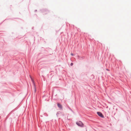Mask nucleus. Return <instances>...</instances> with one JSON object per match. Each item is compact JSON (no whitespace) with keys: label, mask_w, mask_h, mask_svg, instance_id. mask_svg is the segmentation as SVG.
Segmentation results:
<instances>
[{"label":"nucleus","mask_w":131,"mask_h":131,"mask_svg":"<svg viewBox=\"0 0 131 131\" xmlns=\"http://www.w3.org/2000/svg\"><path fill=\"white\" fill-rule=\"evenodd\" d=\"M76 124L79 126H82L83 125V124L81 122H79L76 123Z\"/></svg>","instance_id":"1"},{"label":"nucleus","mask_w":131,"mask_h":131,"mask_svg":"<svg viewBox=\"0 0 131 131\" xmlns=\"http://www.w3.org/2000/svg\"><path fill=\"white\" fill-rule=\"evenodd\" d=\"M97 114L99 116L101 117H103L104 116L100 112H97Z\"/></svg>","instance_id":"2"},{"label":"nucleus","mask_w":131,"mask_h":131,"mask_svg":"<svg viewBox=\"0 0 131 131\" xmlns=\"http://www.w3.org/2000/svg\"><path fill=\"white\" fill-rule=\"evenodd\" d=\"M57 105L59 107V108L61 109L62 108V105L58 103L57 104Z\"/></svg>","instance_id":"3"},{"label":"nucleus","mask_w":131,"mask_h":131,"mask_svg":"<svg viewBox=\"0 0 131 131\" xmlns=\"http://www.w3.org/2000/svg\"><path fill=\"white\" fill-rule=\"evenodd\" d=\"M30 78H31L32 81V82L33 83L34 85V86H35V92H36V88H35V83H34V81L31 78V77H30Z\"/></svg>","instance_id":"4"},{"label":"nucleus","mask_w":131,"mask_h":131,"mask_svg":"<svg viewBox=\"0 0 131 131\" xmlns=\"http://www.w3.org/2000/svg\"><path fill=\"white\" fill-rule=\"evenodd\" d=\"M73 63H71V64H70V65H71V66H73Z\"/></svg>","instance_id":"5"},{"label":"nucleus","mask_w":131,"mask_h":131,"mask_svg":"<svg viewBox=\"0 0 131 131\" xmlns=\"http://www.w3.org/2000/svg\"><path fill=\"white\" fill-rule=\"evenodd\" d=\"M71 55H72V56H73V53H71Z\"/></svg>","instance_id":"6"},{"label":"nucleus","mask_w":131,"mask_h":131,"mask_svg":"<svg viewBox=\"0 0 131 131\" xmlns=\"http://www.w3.org/2000/svg\"><path fill=\"white\" fill-rule=\"evenodd\" d=\"M106 70H108H108L107 69H106Z\"/></svg>","instance_id":"7"}]
</instances>
